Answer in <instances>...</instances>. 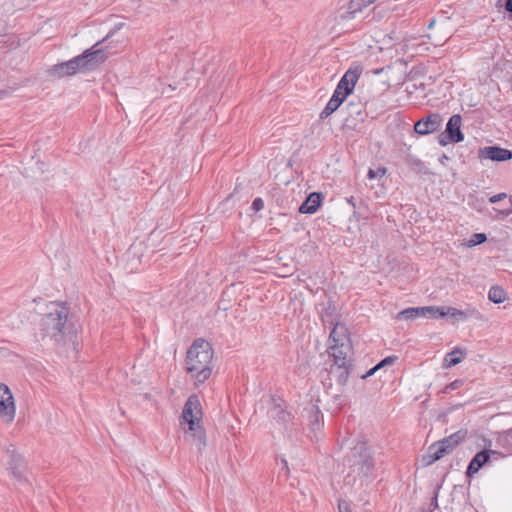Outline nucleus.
<instances>
[{"label": "nucleus", "mask_w": 512, "mask_h": 512, "mask_svg": "<svg viewBox=\"0 0 512 512\" xmlns=\"http://www.w3.org/2000/svg\"><path fill=\"white\" fill-rule=\"evenodd\" d=\"M462 118L459 114L452 115L447 124L445 132L439 136V144L442 146L448 143H459L464 140V134L461 131Z\"/></svg>", "instance_id": "obj_6"}, {"label": "nucleus", "mask_w": 512, "mask_h": 512, "mask_svg": "<svg viewBox=\"0 0 512 512\" xmlns=\"http://www.w3.org/2000/svg\"><path fill=\"white\" fill-rule=\"evenodd\" d=\"M347 107H348V110H349V112H348V113H349L351 116H353V115H357V116H359V115L361 114V109L359 108V106H358V105H355L353 102H349V103L347 104Z\"/></svg>", "instance_id": "obj_37"}, {"label": "nucleus", "mask_w": 512, "mask_h": 512, "mask_svg": "<svg viewBox=\"0 0 512 512\" xmlns=\"http://www.w3.org/2000/svg\"><path fill=\"white\" fill-rule=\"evenodd\" d=\"M406 164L417 173H427V168L424 162L414 156L409 155L406 158Z\"/></svg>", "instance_id": "obj_25"}, {"label": "nucleus", "mask_w": 512, "mask_h": 512, "mask_svg": "<svg viewBox=\"0 0 512 512\" xmlns=\"http://www.w3.org/2000/svg\"><path fill=\"white\" fill-rule=\"evenodd\" d=\"M495 453H496L495 451L487 450V449H484V450H481L480 452H478L472 458V460L470 461V463L467 467V471H466L467 477H473L476 473H478V471L486 463L489 462L491 454H495Z\"/></svg>", "instance_id": "obj_14"}, {"label": "nucleus", "mask_w": 512, "mask_h": 512, "mask_svg": "<svg viewBox=\"0 0 512 512\" xmlns=\"http://www.w3.org/2000/svg\"><path fill=\"white\" fill-rule=\"evenodd\" d=\"M340 105H341V103L336 102V99L330 98V100L326 104L325 108L320 113L319 118L321 120L328 118L332 113H334L340 107Z\"/></svg>", "instance_id": "obj_27"}, {"label": "nucleus", "mask_w": 512, "mask_h": 512, "mask_svg": "<svg viewBox=\"0 0 512 512\" xmlns=\"http://www.w3.org/2000/svg\"><path fill=\"white\" fill-rule=\"evenodd\" d=\"M500 213H501L504 217H507V216H509L510 214H512V208H510V207H509V208H507V209H505V210L500 211Z\"/></svg>", "instance_id": "obj_43"}, {"label": "nucleus", "mask_w": 512, "mask_h": 512, "mask_svg": "<svg viewBox=\"0 0 512 512\" xmlns=\"http://www.w3.org/2000/svg\"><path fill=\"white\" fill-rule=\"evenodd\" d=\"M478 156L480 159H490L492 161L503 162L512 158V152L499 146H487L479 150Z\"/></svg>", "instance_id": "obj_12"}, {"label": "nucleus", "mask_w": 512, "mask_h": 512, "mask_svg": "<svg viewBox=\"0 0 512 512\" xmlns=\"http://www.w3.org/2000/svg\"><path fill=\"white\" fill-rule=\"evenodd\" d=\"M213 350L208 341L198 338L187 351L186 371L195 380V384H202L210 378L212 373Z\"/></svg>", "instance_id": "obj_3"}, {"label": "nucleus", "mask_w": 512, "mask_h": 512, "mask_svg": "<svg viewBox=\"0 0 512 512\" xmlns=\"http://www.w3.org/2000/svg\"><path fill=\"white\" fill-rule=\"evenodd\" d=\"M270 416L277 420L280 423L287 424L292 420V415L290 412L286 411L280 405H274L270 410Z\"/></svg>", "instance_id": "obj_21"}, {"label": "nucleus", "mask_w": 512, "mask_h": 512, "mask_svg": "<svg viewBox=\"0 0 512 512\" xmlns=\"http://www.w3.org/2000/svg\"><path fill=\"white\" fill-rule=\"evenodd\" d=\"M442 312L444 313V317L447 315H449L453 318H461V319H464L467 317L466 312L456 309L454 307L442 306Z\"/></svg>", "instance_id": "obj_28"}, {"label": "nucleus", "mask_w": 512, "mask_h": 512, "mask_svg": "<svg viewBox=\"0 0 512 512\" xmlns=\"http://www.w3.org/2000/svg\"><path fill=\"white\" fill-rule=\"evenodd\" d=\"M124 26V23H118L109 33L101 40L98 41L92 48L86 49L81 55H78L69 61L62 62L51 66L47 73L52 78H63L66 76L75 75L78 72H88L107 59L106 52L103 48H97L102 42L111 38L118 30Z\"/></svg>", "instance_id": "obj_2"}, {"label": "nucleus", "mask_w": 512, "mask_h": 512, "mask_svg": "<svg viewBox=\"0 0 512 512\" xmlns=\"http://www.w3.org/2000/svg\"><path fill=\"white\" fill-rule=\"evenodd\" d=\"M378 369H376V366L371 368L365 375L362 376V378H367L369 376H372Z\"/></svg>", "instance_id": "obj_42"}, {"label": "nucleus", "mask_w": 512, "mask_h": 512, "mask_svg": "<svg viewBox=\"0 0 512 512\" xmlns=\"http://www.w3.org/2000/svg\"><path fill=\"white\" fill-rule=\"evenodd\" d=\"M264 208V201L262 198L257 197L252 202V209L255 211H260Z\"/></svg>", "instance_id": "obj_38"}, {"label": "nucleus", "mask_w": 512, "mask_h": 512, "mask_svg": "<svg viewBox=\"0 0 512 512\" xmlns=\"http://www.w3.org/2000/svg\"><path fill=\"white\" fill-rule=\"evenodd\" d=\"M41 326L44 335L56 344L76 348L78 326L66 304H54L50 312L42 317Z\"/></svg>", "instance_id": "obj_1"}, {"label": "nucleus", "mask_w": 512, "mask_h": 512, "mask_svg": "<svg viewBox=\"0 0 512 512\" xmlns=\"http://www.w3.org/2000/svg\"><path fill=\"white\" fill-rule=\"evenodd\" d=\"M449 160V157L446 155V154H443L440 158H439V162L442 164V165H445L446 161Z\"/></svg>", "instance_id": "obj_44"}, {"label": "nucleus", "mask_w": 512, "mask_h": 512, "mask_svg": "<svg viewBox=\"0 0 512 512\" xmlns=\"http://www.w3.org/2000/svg\"><path fill=\"white\" fill-rule=\"evenodd\" d=\"M386 173L385 168H378L377 170L369 169L368 171V178L369 179H375L377 177H383Z\"/></svg>", "instance_id": "obj_34"}, {"label": "nucleus", "mask_w": 512, "mask_h": 512, "mask_svg": "<svg viewBox=\"0 0 512 512\" xmlns=\"http://www.w3.org/2000/svg\"><path fill=\"white\" fill-rule=\"evenodd\" d=\"M442 124V117L438 113H432L425 118L418 120L414 130L420 135H427L437 131Z\"/></svg>", "instance_id": "obj_10"}, {"label": "nucleus", "mask_w": 512, "mask_h": 512, "mask_svg": "<svg viewBox=\"0 0 512 512\" xmlns=\"http://www.w3.org/2000/svg\"><path fill=\"white\" fill-rule=\"evenodd\" d=\"M317 402L319 400L316 402L309 401L301 411V417L307 421V425L313 433L320 431L324 424L323 414Z\"/></svg>", "instance_id": "obj_7"}, {"label": "nucleus", "mask_w": 512, "mask_h": 512, "mask_svg": "<svg viewBox=\"0 0 512 512\" xmlns=\"http://www.w3.org/2000/svg\"><path fill=\"white\" fill-rule=\"evenodd\" d=\"M352 472L368 476L374 470L375 462L372 450L366 442H358L346 458Z\"/></svg>", "instance_id": "obj_5"}, {"label": "nucleus", "mask_w": 512, "mask_h": 512, "mask_svg": "<svg viewBox=\"0 0 512 512\" xmlns=\"http://www.w3.org/2000/svg\"><path fill=\"white\" fill-rule=\"evenodd\" d=\"M434 24H435V19H431L429 24H428V28L429 29L432 28L434 26Z\"/></svg>", "instance_id": "obj_47"}, {"label": "nucleus", "mask_w": 512, "mask_h": 512, "mask_svg": "<svg viewBox=\"0 0 512 512\" xmlns=\"http://www.w3.org/2000/svg\"><path fill=\"white\" fill-rule=\"evenodd\" d=\"M510 208H512V196L509 198Z\"/></svg>", "instance_id": "obj_49"}, {"label": "nucleus", "mask_w": 512, "mask_h": 512, "mask_svg": "<svg viewBox=\"0 0 512 512\" xmlns=\"http://www.w3.org/2000/svg\"><path fill=\"white\" fill-rule=\"evenodd\" d=\"M6 95V91L1 90L0 91V99H2Z\"/></svg>", "instance_id": "obj_48"}, {"label": "nucleus", "mask_w": 512, "mask_h": 512, "mask_svg": "<svg viewBox=\"0 0 512 512\" xmlns=\"http://www.w3.org/2000/svg\"><path fill=\"white\" fill-rule=\"evenodd\" d=\"M333 325V329L329 335V344H338L341 342H349V337L347 334V329L344 325L337 322Z\"/></svg>", "instance_id": "obj_19"}, {"label": "nucleus", "mask_w": 512, "mask_h": 512, "mask_svg": "<svg viewBox=\"0 0 512 512\" xmlns=\"http://www.w3.org/2000/svg\"><path fill=\"white\" fill-rule=\"evenodd\" d=\"M201 415L200 401L196 395H191L184 405L180 425L184 430L185 425H188V431L191 433L192 440L199 450L206 446L205 433L200 425Z\"/></svg>", "instance_id": "obj_4"}, {"label": "nucleus", "mask_w": 512, "mask_h": 512, "mask_svg": "<svg viewBox=\"0 0 512 512\" xmlns=\"http://www.w3.org/2000/svg\"><path fill=\"white\" fill-rule=\"evenodd\" d=\"M510 434H511V436H512V429L510 430Z\"/></svg>", "instance_id": "obj_50"}, {"label": "nucleus", "mask_w": 512, "mask_h": 512, "mask_svg": "<svg viewBox=\"0 0 512 512\" xmlns=\"http://www.w3.org/2000/svg\"><path fill=\"white\" fill-rule=\"evenodd\" d=\"M142 243H134L130 246V248L127 251V256H136L138 252L141 251Z\"/></svg>", "instance_id": "obj_35"}, {"label": "nucleus", "mask_w": 512, "mask_h": 512, "mask_svg": "<svg viewBox=\"0 0 512 512\" xmlns=\"http://www.w3.org/2000/svg\"><path fill=\"white\" fill-rule=\"evenodd\" d=\"M451 453V446H444L438 441L431 444L427 453L422 456L423 466L432 465L434 462L440 460L444 456Z\"/></svg>", "instance_id": "obj_13"}, {"label": "nucleus", "mask_w": 512, "mask_h": 512, "mask_svg": "<svg viewBox=\"0 0 512 512\" xmlns=\"http://www.w3.org/2000/svg\"><path fill=\"white\" fill-rule=\"evenodd\" d=\"M338 510L339 512H353L349 503L344 499L338 501Z\"/></svg>", "instance_id": "obj_36"}, {"label": "nucleus", "mask_w": 512, "mask_h": 512, "mask_svg": "<svg viewBox=\"0 0 512 512\" xmlns=\"http://www.w3.org/2000/svg\"><path fill=\"white\" fill-rule=\"evenodd\" d=\"M322 201V194L313 192L300 205L299 212L303 214H313L317 211Z\"/></svg>", "instance_id": "obj_17"}, {"label": "nucleus", "mask_w": 512, "mask_h": 512, "mask_svg": "<svg viewBox=\"0 0 512 512\" xmlns=\"http://www.w3.org/2000/svg\"><path fill=\"white\" fill-rule=\"evenodd\" d=\"M352 369V362L344 365H333L330 374L336 379L340 385H345L348 381Z\"/></svg>", "instance_id": "obj_18"}, {"label": "nucleus", "mask_w": 512, "mask_h": 512, "mask_svg": "<svg viewBox=\"0 0 512 512\" xmlns=\"http://www.w3.org/2000/svg\"><path fill=\"white\" fill-rule=\"evenodd\" d=\"M347 202L355 208L356 205L354 203V198L353 197L348 198Z\"/></svg>", "instance_id": "obj_46"}, {"label": "nucleus", "mask_w": 512, "mask_h": 512, "mask_svg": "<svg viewBox=\"0 0 512 512\" xmlns=\"http://www.w3.org/2000/svg\"><path fill=\"white\" fill-rule=\"evenodd\" d=\"M362 67L360 65L351 66L342 76L337 84V88L342 90L345 95H350L362 74Z\"/></svg>", "instance_id": "obj_9"}, {"label": "nucleus", "mask_w": 512, "mask_h": 512, "mask_svg": "<svg viewBox=\"0 0 512 512\" xmlns=\"http://www.w3.org/2000/svg\"><path fill=\"white\" fill-rule=\"evenodd\" d=\"M487 240V236L485 233H475L471 236L469 240V246H476L484 243Z\"/></svg>", "instance_id": "obj_29"}, {"label": "nucleus", "mask_w": 512, "mask_h": 512, "mask_svg": "<svg viewBox=\"0 0 512 512\" xmlns=\"http://www.w3.org/2000/svg\"><path fill=\"white\" fill-rule=\"evenodd\" d=\"M349 95H345L344 92L342 90H339L337 87L336 89L334 90L331 98L333 99H336V102H340L341 104L346 100V98L348 97Z\"/></svg>", "instance_id": "obj_33"}, {"label": "nucleus", "mask_w": 512, "mask_h": 512, "mask_svg": "<svg viewBox=\"0 0 512 512\" xmlns=\"http://www.w3.org/2000/svg\"><path fill=\"white\" fill-rule=\"evenodd\" d=\"M421 307H410L407 309L402 310L398 313L397 318L398 319H416L419 317H422V314H420Z\"/></svg>", "instance_id": "obj_26"}, {"label": "nucleus", "mask_w": 512, "mask_h": 512, "mask_svg": "<svg viewBox=\"0 0 512 512\" xmlns=\"http://www.w3.org/2000/svg\"><path fill=\"white\" fill-rule=\"evenodd\" d=\"M9 470L13 477L19 481L23 482L26 480L25 478V471H26V465L24 462V459L21 455L12 453L9 460Z\"/></svg>", "instance_id": "obj_15"}, {"label": "nucleus", "mask_w": 512, "mask_h": 512, "mask_svg": "<svg viewBox=\"0 0 512 512\" xmlns=\"http://www.w3.org/2000/svg\"><path fill=\"white\" fill-rule=\"evenodd\" d=\"M488 298L495 304H500L506 299V292L500 286H492L488 292Z\"/></svg>", "instance_id": "obj_23"}, {"label": "nucleus", "mask_w": 512, "mask_h": 512, "mask_svg": "<svg viewBox=\"0 0 512 512\" xmlns=\"http://www.w3.org/2000/svg\"><path fill=\"white\" fill-rule=\"evenodd\" d=\"M376 0H351L350 1V8L357 10L361 9L362 7H366L372 3H374Z\"/></svg>", "instance_id": "obj_30"}, {"label": "nucleus", "mask_w": 512, "mask_h": 512, "mask_svg": "<svg viewBox=\"0 0 512 512\" xmlns=\"http://www.w3.org/2000/svg\"><path fill=\"white\" fill-rule=\"evenodd\" d=\"M463 384H464L463 380L456 379L453 382H451L448 385H446L441 392L442 393H449L450 391H453V390H456V389L462 387Z\"/></svg>", "instance_id": "obj_31"}, {"label": "nucleus", "mask_w": 512, "mask_h": 512, "mask_svg": "<svg viewBox=\"0 0 512 512\" xmlns=\"http://www.w3.org/2000/svg\"><path fill=\"white\" fill-rule=\"evenodd\" d=\"M420 314L422 317L430 318V319H438L444 317V313L442 312V306H424L421 307Z\"/></svg>", "instance_id": "obj_24"}, {"label": "nucleus", "mask_w": 512, "mask_h": 512, "mask_svg": "<svg viewBox=\"0 0 512 512\" xmlns=\"http://www.w3.org/2000/svg\"><path fill=\"white\" fill-rule=\"evenodd\" d=\"M281 462L283 464V468L282 469L285 471V475L287 476L289 474L288 463H287L286 459H282Z\"/></svg>", "instance_id": "obj_40"}, {"label": "nucleus", "mask_w": 512, "mask_h": 512, "mask_svg": "<svg viewBox=\"0 0 512 512\" xmlns=\"http://www.w3.org/2000/svg\"><path fill=\"white\" fill-rule=\"evenodd\" d=\"M466 436V432L459 430L453 434H451L448 437L443 438L442 440L438 441L439 443L443 444L444 446H451V452L464 440Z\"/></svg>", "instance_id": "obj_20"}, {"label": "nucleus", "mask_w": 512, "mask_h": 512, "mask_svg": "<svg viewBox=\"0 0 512 512\" xmlns=\"http://www.w3.org/2000/svg\"><path fill=\"white\" fill-rule=\"evenodd\" d=\"M505 10L512 13V0H506Z\"/></svg>", "instance_id": "obj_41"}, {"label": "nucleus", "mask_w": 512, "mask_h": 512, "mask_svg": "<svg viewBox=\"0 0 512 512\" xmlns=\"http://www.w3.org/2000/svg\"><path fill=\"white\" fill-rule=\"evenodd\" d=\"M351 345L349 342H341L338 344H329L328 353L334 360V365H344L351 363L350 357Z\"/></svg>", "instance_id": "obj_11"}, {"label": "nucleus", "mask_w": 512, "mask_h": 512, "mask_svg": "<svg viewBox=\"0 0 512 512\" xmlns=\"http://www.w3.org/2000/svg\"><path fill=\"white\" fill-rule=\"evenodd\" d=\"M321 311L320 317L324 324H335L339 322V315L337 313V307L335 303L331 300H327L320 304Z\"/></svg>", "instance_id": "obj_16"}, {"label": "nucleus", "mask_w": 512, "mask_h": 512, "mask_svg": "<svg viewBox=\"0 0 512 512\" xmlns=\"http://www.w3.org/2000/svg\"><path fill=\"white\" fill-rule=\"evenodd\" d=\"M431 505H433L434 508L438 507L437 495L433 498Z\"/></svg>", "instance_id": "obj_45"}, {"label": "nucleus", "mask_w": 512, "mask_h": 512, "mask_svg": "<svg viewBox=\"0 0 512 512\" xmlns=\"http://www.w3.org/2000/svg\"><path fill=\"white\" fill-rule=\"evenodd\" d=\"M463 359V352L459 348H455L452 352L446 354L443 366L450 368L459 364Z\"/></svg>", "instance_id": "obj_22"}, {"label": "nucleus", "mask_w": 512, "mask_h": 512, "mask_svg": "<svg viewBox=\"0 0 512 512\" xmlns=\"http://www.w3.org/2000/svg\"><path fill=\"white\" fill-rule=\"evenodd\" d=\"M398 359V357L396 355H391V356H388L384 359H382L378 364H376V369H381L383 368L384 366H387V365H391L393 364L396 360Z\"/></svg>", "instance_id": "obj_32"}, {"label": "nucleus", "mask_w": 512, "mask_h": 512, "mask_svg": "<svg viewBox=\"0 0 512 512\" xmlns=\"http://www.w3.org/2000/svg\"><path fill=\"white\" fill-rule=\"evenodd\" d=\"M506 197H507L506 193H499V194H496V195H493L492 197H490L489 201L491 203H497V202L505 199Z\"/></svg>", "instance_id": "obj_39"}, {"label": "nucleus", "mask_w": 512, "mask_h": 512, "mask_svg": "<svg viewBox=\"0 0 512 512\" xmlns=\"http://www.w3.org/2000/svg\"><path fill=\"white\" fill-rule=\"evenodd\" d=\"M15 403L9 387L0 383V417L7 423H11L15 418Z\"/></svg>", "instance_id": "obj_8"}]
</instances>
